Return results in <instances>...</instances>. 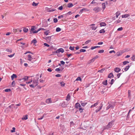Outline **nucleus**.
Instances as JSON below:
<instances>
[{
    "label": "nucleus",
    "mask_w": 135,
    "mask_h": 135,
    "mask_svg": "<svg viewBox=\"0 0 135 135\" xmlns=\"http://www.w3.org/2000/svg\"><path fill=\"white\" fill-rule=\"evenodd\" d=\"M114 121L113 120H112L110 122H109L108 123V125H107V126L105 128V129H108L109 128H111L113 125L114 124Z\"/></svg>",
    "instance_id": "1"
},
{
    "label": "nucleus",
    "mask_w": 135,
    "mask_h": 135,
    "mask_svg": "<svg viewBox=\"0 0 135 135\" xmlns=\"http://www.w3.org/2000/svg\"><path fill=\"white\" fill-rule=\"evenodd\" d=\"M34 79H35L33 80V84L35 86H36L38 85L37 80L39 78L38 77H36Z\"/></svg>",
    "instance_id": "2"
},
{
    "label": "nucleus",
    "mask_w": 135,
    "mask_h": 135,
    "mask_svg": "<svg viewBox=\"0 0 135 135\" xmlns=\"http://www.w3.org/2000/svg\"><path fill=\"white\" fill-rule=\"evenodd\" d=\"M93 10L95 13H97L100 11L101 9L99 7H97L94 8L93 9Z\"/></svg>",
    "instance_id": "3"
},
{
    "label": "nucleus",
    "mask_w": 135,
    "mask_h": 135,
    "mask_svg": "<svg viewBox=\"0 0 135 135\" xmlns=\"http://www.w3.org/2000/svg\"><path fill=\"white\" fill-rule=\"evenodd\" d=\"M64 52V50L62 48H60V49H58L56 51V53H59L60 52H61L62 53H63Z\"/></svg>",
    "instance_id": "4"
},
{
    "label": "nucleus",
    "mask_w": 135,
    "mask_h": 135,
    "mask_svg": "<svg viewBox=\"0 0 135 135\" xmlns=\"http://www.w3.org/2000/svg\"><path fill=\"white\" fill-rule=\"evenodd\" d=\"M45 102L47 104H50L52 103L51 98H48L46 100Z\"/></svg>",
    "instance_id": "5"
},
{
    "label": "nucleus",
    "mask_w": 135,
    "mask_h": 135,
    "mask_svg": "<svg viewBox=\"0 0 135 135\" xmlns=\"http://www.w3.org/2000/svg\"><path fill=\"white\" fill-rule=\"evenodd\" d=\"M33 59V58H32V57L31 56V55H28L27 56V60L29 61H32V60Z\"/></svg>",
    "instance_id": "6"
},
{
    "label": "nucleus",
    "mask_w": 135,
    "mask_h": 135,
    "mask_svg": "<svg viewBox=\"0 0 135 135\" xmlns=\"http://www.w3.org/2000/svg\"><path fill=\"white\" fill-rule=\"evenodd\" d=\"M114 106L112 104H109L106 108V110H107L110 108L113 109Z\"/></svg>",
    "instance_id": "7"
},
{
    "label": "nucleus",
    "mask_w": 135,
    "mask_h": 135,
    "mask_svg": "<svg viewBox=\"0 0 135 135\" xmlns=\"http://www.w3.org/2000/svg\"><path fill=\"white\" fill-rule=\"evenodd\" d=\"M95 59H94V58L92 59H91L89 60L88 62H87V64L88 65L89 64H90L91 62H94V60H95Z\"/></svg>",
    "instance_id": "8"
},
{
    "label": "nucleus",
    "mask_w": 135,
    "mask_h": 135,
    "mask_svg": "<svg viewBox=\"0 0 135 135\" xmlns=\"http://www.w3.org/2000/svg\"><path fill=\"white\" fill-rule=\"evenodd\" d=\"M120 70L121 69H120L119 68L117 67L116 68L114 69V71L117 73H118L120 71Z\"/></svg>",
    "instance_id": "9"
},
{
    "label": "nucleus",
    "mask_w": 135,
    "mask_h": 135,
    "mask_svg": "<svg viewBox=\"0 0 135 135\" xmlns=\"http://www.w3.org/2000/svg\"><path fill=\"white\" fill-rule=\"evenodd\" d=\"M81 106L80 104L78 103H76L75 105V108H79Z\"/></svg>",
    "instance_id": "10"
},
{
    "label": "nucleus",
    "mask_w": 135,
    "mask_h": 135,
    "mask_svg": "<svg viewBox=\"0 0 135 135\" xmlns=\"http://www.w3.org/2000/svg\"><path fill=\"white\" fill-rule=\"evenodd\" d=\"M99 102L98 101L96 103L92 105L91 107V108L96 107L98 104Z\"/></svg>",
    "instance_id": "11"
},
{
    "label": "nucleus",
    "mask_w": 135,
    "mask_h": 135,
    "mask_svg": "<svg viewBox=\"0 0 135 135\" xmlns=\"http://www.w3.org/2000/svg\"><path fill=\"white\" fill-rule=\"evenodd\" d=\"M17 75L14 74H13L11 76V79L13 80L14 79V78H16L17 77Z\"/></svg>",
    "instance_id": "12"
},
{
    "label": "nucleus",
    "mask_w": 135,
    "mask_h": 135,
    "mask_svg": "<svg viewBox=\"0 0 135 135\" xmlns=\"http://www.w3.org/2000/svg\"><path fill=\"white\" fill-rule=\"evenodd\" d=\"M129 16V15L128 14H126L122 15V18L128 17Z\"/></svg>",
    "instance_id": "13"
},
{
    "label": "nucleus",
    "mask_w": 135,
    "mask_h": 135,
    "mask_svg": "<svg viewBox=\"0 0 135 135\" xmlns=\"http://www.w3.org/2000/svg\"><path fill=\"white\" fill-rule=\"evenodd\" d=\"M52 36H48L46 38H45V39H46L47 41H50L51 40V37Z\"/></svg>",
    "instance_id": "14"
},
{
    "label": "nucleus",
    "mask_w": 135,
    "mask_h": 135,
    "mask_svg": "<svg viewBox=\"0 0 135 135\" xmlns=\"http://www.w3.org/2000/svg\"><path fill=\"white\" fill-rule=\"evenodd\" d=\"M88 11V9H87L84 8H83V9H81L80 11V12L81 13H82L83 11Z\"/></svg>",
    "instance_id": "15"
},
{
    "label": "nucleus",
    "mask_w": 135,
    "mask_h": 135,
    "mask_svg": "<svg viewBox=\"0 0 135 135\" xmlns=\"http://www.w3.org/2000/svg\"><path fill=\"white\" fill-rule=\"evenodd\" d=\"M28 76H25L22 79H20L19 80H20L21 81L22 80H24V81L28 79Z\"/></svg>",
    "instance_id": "16"
},
{
    "label": "nucleus",
    "mask_w": 135,
    "mask_h": 135,
    "mask_svg": "<svg viewBox=\"0 0 135 135\" xmlns=\"http://www.w3.org/2000/svg\"><path fill=\"white\" fill-rule=\"evenodd\" d=\"M100 27L105 26H106V24L104 22H102L100 23Z\"/></svg>",
    "instance_id": "17"
},
{
    "label": "nucleus",
    "mask_w": 135,
    "mask_h": 135,
    "mask_svg": "<svg viewBox=\"0 0 135 135\" xmlns=\"http://www.w3.org/2000/svg\"><path fill=\"white\" fill-rule=\"evenodd\" d=\"M67 105V104H66L65 102H63V103H62L61 105V106L63 107H66Z\"/></svg>",
    "instance_id": "18"
},
{
    "label": "nucleus",
    "mask_w": 135,
    "mask_h": 135,
    "mask_svg": "<svg viewBox=\"0 0 135 135\" xmlns=\"http://www.w3.org/2000/svg\"><path fill=\"white\" fill-rule=\"evenodd\" d=\"M73 5L71 3H69L67 5V7L69 8H71L73 6Z\"/></svg>",
    "instance_id": "19"
},
{
    "label": "nucleus",
    "mask_w": 135,
    "mask_h": 135,
    "mask_svg": "<svg viewBox=\"0 0 135 135\" xmlns=\"http://www.w3.org/2000/svg\"><path fill=\"white\" fill-rule=\"evenodd\" d=\"M70 95H69V94L67 97H66V100H68V101H69V100H70Z\"/></svg>",
    "instance_id": "20"
},
{
    "label": "nucleus",
    "mask_w": 135,
    "mask_h": 135,
    "mask_svg": "<svg viewBox=\"0 0 135 135\" xmlns=\"http://www.w3.org/2000/svg\"><path fill=\"white\" fill-rule=\"evenodd\" d=\"M38 3H36L35 2H33L32 3V5L34 7H36L38 5Z\"/></svg>",
    "instance_id": "21"
},
{
    "label": "nucleus",
    "mask_w": 135,
    "mask_h": 135,
    "mask_svg": "<svg viewBox=\"0 0 135 135\" xmlns=\"http://www.w3.org/2000/svg\"><path fill=\"white\" fill-rule=\"evenodd\" d=\"M107 80H106L105 81H103L102 84H103L104 85H107Z\"/></svg>",
    "instance_id": "22"
},
{
    "label": "nucleus",
    "mask_w": 135,
    "mask_h": 135,
    "mask_svg": "<svg viewBox=\"0 0 135 135\" xmlns=\"http://www.w3.org/2000/svg\"><path fill=\"white\" fill-rule=\"evenodd\" d=\"M120 12L119 11L115 13L116 16L117 18L118 17V16L120 15Z\"/></svg>",
    "instance_id": "23"
},
{
    "label": "nucleus",
    "mask_w": 135,
    "mask_h": 135,
    "mask_svg": "<svg viewBox=\"0 0 135 135\" xmlns=\"http://www.w3.org/2000/svg\"><path fill=\"white\" fill-rule=\"evenodd\" d=\"M129 65H128L127 66L124 68V70L125 71H127L129 69L130 67Z\"/></svg>",
    "instance_id": "24"
},
{
    "label": "nucleus",
    "mask_w": 135,
    "mask_h": 135,
    "mask_svg": "<svg viewBox=\"0 0 135 135\" xmlns=\"http://www.w3.org/2000/svg\"><path fill=\"white\" fill-rule=\"evenodd\" d=\"M113 74L112 73H110L108 76V77L109 78H111L113 77Z\"/></svg>",
    "instance_id": "25"
},
{
    "label": "nucleus",
    "mask_w": 135,
    "mask_h": 135,
    "mask_svg": "<svg viewBox=\"0 0 135 135\" xmlns=\"http://www.w3.org/2000/svg\"><path fill=\"white\" fill-rule=\"evenodd\" d=\"M28 118H27V115H25L24 116H23L22 118V120H26Z\"/></svg>",
    "instance_id": "26"
},
{
    "label": "nucleus",
    "mask_w": 135,
    "mask_h": 135,
    "mask_svg": "<svg viewBox=\"0 0 135 135\" xmlns=\"http://www.w3.org/2000/svg\"><path fill=\"white\" fill-rule=\"evenodd\" d=\"M90 27L92 29V30H95L97 28V27H95V26H90Z\"/></svg>",
    "instance_id": "27"
},
{
    "label": "nucleus",
    "mask_w": 135,
    "mask_h": 135,
    "mask_svg": "<svg viewBox=\"0 0 135 135\" xmlns=\"http://www.w3.org/2000/svg\"><path fill=\"white\" fill-rule=\"evenodd\" d=\"M100 47V46H93L91 47V50H93L94 49Z\"/></svg>",
    "instance_id": "28"
},
{
    "label": "nucleus",
    "mask_w": 135,
    "mask_h": 135,
    "mask_svg": "<svg viewBox=\"0 0 135 135\" xmlns=\"http://www.w3.org/2000/svg\"><path fill=\"white\" fill-rule=\"evenodd\" d=\"M23 31L25 32L26 33L28 31V30L27 28H24L23 29Z\"/></svg>",
    "instance_id": "29"
},
{
    "label": "nucleus",
    "mask_w": 135,
    "mask_h": 135,
    "mask_svg": "<svg viewBox=\"0 0 135 135\" xmlns=\"http://www.w3.org/2000/svg\"><path fill=\"white\" fill-rule=\"evenodd\" d=\"M105 68H103L102 69L98 70V72H99L100 73H103V72L105 70Z\"/></svg>",
    "instance_id": "30"
},
{
    "label": "nucleus",
    "mask_w": 135,
    "mask_h": 135,
    "mask_svg": "<svg viewBox=\"0 0 135 135\" xmlns=\"http://www.w3.org/2000/svg\"><path fill=\"white\" fill-rule=\"evenodd\" d=\"M37 42L36 39L34 38L33 40L32 41V43H33L34 44H36Z\"/></svg>",
    "instance_id": "31"
},
{
    "label": "nucleus",
    "mask_w": 135,
    "mask_h": 135,
    "mask_svg": "<svg viewBox=\"0 0 135 135\" xmlns=\"http://www.w3.org/2000/svg\"><path fill=\"white\" fill-rule=\"evenodd\" d=\"M61 86H64L65 85V83L63 81H61L60 82Z\"/></svg>",
    "instance_id": "32"
},
{
    "label": "nucleus",
    "mask_w": 135,
    "mask_h": 135,
    "mask_svg": "<svg viewBox=\"0 0 135 135\" xmlns=\"http://www.w3.org/2000/svg\"><path fill=\"white\" fill-rule=\"evenodd\" d=\"M82 102L81 101V105L83 107H84L85 105H86L87 103L86 102L84 103H82Z\"/></svg>",
    "instance_id": "33"
},
{
    "label": "nucleus",
    "mask_w": 135,
    "mask_h": 135,
    "mask_svg": "<svg viewBox=\"0 0 135 135\" xmlns=\"http://www.w3.org/2000/svg\"><path fill=\"white\" fill-rule=\"evenodd\" d=\"M56 10L55 9H49L47 11L49 12H52L55 11Z\"/></svg>",
    "instance_id": "34"
},
{
    "label": "nucleus",
    "mask_w": 135,
    "mask_h": 135,
    "mask_svg": "<svg viewBox=\"0 0 135 135\" xmlns=\"http://www.w3.org/2000/svg\"><path fill=\"white\" fill-rule=\"evenodd\" d=\"M105 31L104 29H102L100 30L99 31L100 33H104Z\"/></svg>",
    "instance_id": "35"
},
{
    "label": "nucleus",
    "mask_w": 135,
    "mask_h": 135,
    "mask_svg": "<svg viewBox=\"0 0 135 135\" xmlns=\"http://www.w3.org/2000/svg\"><path fill=\"white\" fill-rule=\"evenodd\" d=\"M18 30H19V29H13V32L15 33L17 32L18 31Z\"/></svg>",
    "instance_id": "36"
},
{
    "label": "nucleus",
    "mask_w": 135,
    "mask_h": 135,
    "mask_svg": "<svg viewBox=\"0 0 135 135\" xmlns=\"http://www.w3.org/2000/svg\"><path fill=\"white\" fill-rule=\"evenodd\" d=\"M49 33L50 32L49 31H46L44 32V34L46 35H48Z\"/></svg>",
    "instance_id": "37"
},
{
    "label": "nucleus",
    "mask_w": 135,
    "mask_h": 135,
    "mask_svg": "<svg viewBox=\"0 0 135 135\" xmlns=\"http://www.w3.org/2000/svg\"><path fill=\"white\" fill-rule=\"evenodd\" d=\"M36 28L35 27V26H32V28L31 29V30L32 31H33Z\"/></svg>",
    "instance_id": "38"
},
{
    "label": "nucleus",
    "mask_w": 135,
    "mask_h": 135,
    "mask_svg": "<svg viewBox=\"0 0 135 135\" xmlns=\"http://www.w3.org/2000/svg\"><path fill=\"white\" fill-rule=\"evenodd\" d=\"M61 30V29L59 27H57L56 29V32H59Z\"/></svg>",
    "instance_id": "39"
},
{
    "label": "nucleus",
    "mask_w": 135,
    "mask_h": 135,
    "mask_svg": "<svg viewBox=\"0 0 135 135\" xmlns=\"http://www.w3.org/2000/svg\"><path fill=\"white\" fill-rule=\"evenodd\" d=\"M40 29H38L37 31H34L33 32L34 33H37L38 32L40 31Z\"/></svg>",
    "instance_id": "40"
},
{
    "label": "nucleus",
    "mask_w": 135,
    "mask_h": 135,
    "mask_svg": "<svg viewBox=\"0 0 135 135\" xmlns=\"http://www.w3.org/2000/svg\"><path fill=\"white\" fill-rule=\"evenodd\" d=\"M74 47H72L70 46L69 47V49L71 50H74Z\"/></svg>",
    "instance_id": "41"
},
{
    "label": "nucleus",
    "mask_w": 135,
    "mask_h": 135,
    "mask_svg": "<svg viewBox=\"0 0 135 135\" xmlns=\"http://www.w3.org/2000/svg\"><path fill=\"white\" fill-rule=\"evenodd\" d=\"M102 8L104 10L105 9V3H103L102 4Z\"/></svg>",
    "instance_id": "42"
},
{
    "label": "nucleus",
    "mask_w": 135,
    "mask_h": 135,
    "mask_svg": "<svg viewBox=\"0 0 135 135\" xmlns=\"http://www.w3.org/2000/svg\"><path fill=\"white\" fill-rule=\"evenodd\" d=\"M5 91L6 92H8L9 91H11V90L9 89H7L5 90Z\"/></svg>",
    "instance_id": "43"
},
{
    "label": "nucleus",
    "mask_w": 135,
    "mask_h": 135,
    "mask_svg": "<svg viewBox=\"0 0 135 135\" xmlns=\"http://www.w3.org/2000/svg\"><path fill=\"white\" fill-rule=\"evenodd\" d=\"M104 51V50H99L98 51V53H103Z\"/></svg>",
    "instance_id": "44"
},
{
    "label": "nucleus",
    "mask_w": 135,
    "mask_h": 135,
    "mask_svg": "<svg viewBox=\"0 0 135 135\" xmlns=\"http://www.w3.org/2000/svg\"><path fill=\"white\" fill-rule=\"evenodd\" d=\"M15 55V54L14 53L13 54H11V55H8V56L10 57H13V56H14Z\"/></svg>",
    "instance_id": "45"
},
{
    "label": "nucleus",
    "mask_w": 135,
    "mask_h": 135,
    "mask_svg": "<svg viewBox=\"0 0 135 135\" xmlns=\"http://www.w3.org/2000/svg\"><path fill=\"white\" fill-rule=\"evenodd\" d=\"M58 20L57 18H55L54 19V23H56L57 22Z\"/></svg>",
    "instance_id": "46"
},
{
    "label": "nucleus",
    "mask_w": 135,
    "mask_h": 135,
    "mask_svg": "<svg viewBox=\"0 0 135 135\" xmlns=\"http://www.w3.org/2000/svg\"><path fill=\"white\" fill-rule=\"evenodd\" d=\"M129 63V62L128 61H124L123 62V64L124 65H125L126 64L128 63Z\"/></svg>",
    "instance_id": "47"
},
{
    "label": "nucleus",
    "mask_w": 135,
    "mask_h": 135,
    "mask_svg": "<svg viewBox=\"0 0 135 135\" xmlns=\"http://www.w3.org/2000/svg\"><path fill=\"white\" fill-rule=\"evenodd\" d=\"M15 127H13L12 128V130L11 131V132H15Z\"/></svg>",
    "instance_id": "48"
},
{
    "label": "nucleus",
    "mask_w": 135,
    "mask_h": 135,
    "mask_svg": "<svg viewBox=\"0 0 135 135\" xmlns=\"http://www.w3.org/2000/svg\"><path fill=\"white\" fill-rule=\"evenodd\" d=\"M103 107V104H101L100 105V107H99V110H98V111H99Z\"/></svg>",
    "instance_id": "49"
},
{
    "label": "nucleus",
    "mask_w": 135,
    "mask_h": 135,
    "mask_svg": "<svg viewBox=\"0 0 135 135\" xmlns=\"http://www.w3.org/2000/svg\"><path fill=\"white\" fill-rule=\"evenodd\" d=\"M86 51V50L83 49H81L80 50V52H84Z\"/></svg>",
    "instance_id": "50"
},
{
    "label": "nucleus",
    "mask_w": 135,
    "mask_h": 135,
    "mask_svg": "<svg viewBox=\"0 0 135 135\" xmlns=\"http://www.w3.org/2000/svg\"><path fill=\"white\" fill-rule=\"evenodd\" d=\"M76 80H77V81H78V80L81 81V78H80V77H78L76 79Z\"/></svg>",
    "instance_id": "51"
},
{
    "label": "nucleus",
    "mask_w": 135,
    "mask_h": 135,
    "mask_svg": "<svg viewBox=\"0 0 135 135\" xmlns=\"http://www.w3.org/2000/svg\"><path fill=\"white\" fill-rule=\"evenodd\" d=\"M131 91L130 90H129L128 91V97H130V96H131Z\"/></svg>",
    "instance_id": "52"
},
{
    "label": "nucleus",
    "mask_w": 135,
    "mask_h": 135,
    "mask_svg": "<svg viewBox=\"0 0 135 135\" xmlns=\"http://www.w3.org/2000/svg\"><path fill=\"white\" fill-rule=\"evenodd\" d=\"M44 45L46 46L49 47L50 46V45L48 44H47L46 43H44Z\"/></svg>",
    "instance_id": "53"
},
{
    "label": "nucleus",
    "mask_w": 135,
    "mask_h": 135,
    "mask_svg": "<svg viewBox=\"0 0 135 135\" xmlns=\"http://www.w3.org/2000/svg\"><path fill=\"white\" fill-rule=\"evenodd\" d=\"M6 50L7 52H12L11 50L9 49H6Z\"/></svg>",
    "instance_id": "54"
},
{
    "label": "nucleus",
    "mask_w": 135,
    "mask_h": 135,
    "mask_svg": "<svg viewBox=\"0 0 135 135\" xmlns=\"http://www.w3.org/2000/svg\"><path fill=\"white\" fill-rule=\"evenodd\" d=\"M122 30H123L122 27H120L118 28L117 29V30L118 31H122Z\"/></svg>",
    "instance_id": "55"
},
{
    "label": "nucleus",
    "mask_w": 135,
    "mask_h": 135,
    "mask_svg": "<svg viewBox=\"0 0 135 135\" xmlns=\"http://www.w3.org/2000/svg\"><path fill=\"white\" fill-rule=\"evenodd\" d=\"M114 80L113 79H112L111 80V82H110V83L111 84V85H112L113 83V82H114Z\"/></svg>",
    "instance_id": "56"
},
{
    "label": "nucleus",
    "mask_w": 135,
    "mask_h": 135,
    "mask_svg": "<svg viewBox=\"0 0 135 135\" xmlns=\"http://www.w3.org/2000/svg\"><path fill=\"white\" fill-rule=\"evenodd\" d=\"M63 9V7L62 6H61L58 8V9L60 10H62Z\"/></svg>",
    "instance_id": "57"
},
{
    "label": "nucleus",
    "mask_w": 135,
    "mask_h": 135,
    "mask_svg": "<svg viewBox=\"0 0 135 135\" xmlns=\"http://www.w3.org/2000/svg\"><path fill=\"white\" fill-rule=\"evenodd\" d=\"M83 109H82V108H80L79 109V111H80V112L81 113H82V112H83Z\"/></svg>",
    "instance_id": "58"
},
{
    "label": "nucleus",
    "mask_w": 135,
    "mask_h": 135,
    "mask_svg": "<svg viewBox=\"0 0 135 135\" xmlns=\"http://www.w3.org/2000/svg\"><path fill=\"white\" fill-rule=\"evenodd\" d=\"M121 74V73H119L118 74H117V76L118 77V78H119Z\"/></svg>",
    "instance_id": "59"
},
{
    "label": "nucleus",
    "mask_w": 135,
    "mask_h": 135,
    "mask_svg": "<svg viewBox=\"0 0 135 135\" xmlns=\"http://www.w3.org/2000/svg\"><path fill=\"white\" fill-rule=\"evenodd\" d=\"M64 15H61L60 16H59L58 17V18L59 19V18H61L63 17H64Z\"/></svg>",
    "instance_id": "60"
},
{
    "label": "nucleus",
    "mask_w": 135,
    "mask_h": 135,
    "mask_svg": "<svg viewBox=\"0 0 135 135\" xmlns=\"http://www.w3.org/2000/svg\"><path fill=\"white\" fill-rule=\"evenodd\" d=\"M121 54L120 52H117L116 54V56H120Z\"/></svg>",
    "instance_id": "61"
},
{
    "label": "nucleus",
    "mask_w": 135,
    "mask_h": 135,
    "mask_svg": "<svg viewBox=\"0 0 135 135\" xmlns=\"http://www.w3.org/2000/svg\"><path fill=\"white\" fill-rule=\"evenodd\" d=\"M55 70L56 71H59L60 70V69L59 68H56L55 69Z\"/></svg>",
    "instance_id": "62"
},
{
    "label": "nucleus",
    "mask_w": 135,
    "mask_h": 135,
    "mask_svg": "<svg viewBox=\"0 0 135 135\" xmlns=\"http://www.w3.org/2000/svg\"><path fill=\"white\" fill-rule=\"evenodd\" d=\"M44 117V115L42 116L40 118H38V120H41V119H42Z\"/></svg>",
    "instance_id": "63"
},
{
    "label": "nucleus",
    "mask_w": 135,
    "mask_h": 135,
    "mask_svg": "<svg viewBox=\"0 0 135 135\" xmlns=\"http://www.w3.org/2000/svg\"><path fill=\"white\" fill-rule=\"evenodd\" d=\"M61 64L62 65H64L65 64V62L63 61H60Z\"/></svg>",
    "instance_id": "64"
}]
</instances>
